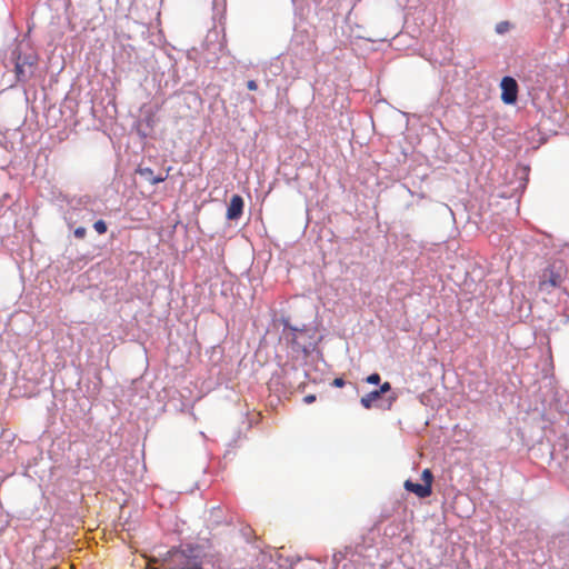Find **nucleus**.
<instances>
[{"label":"nucleus","instance_id":"f257e3e1","mask_svg":"<svg viewBox=\"0 0 569 569\" xmlns=\"http://www.w3.org/2000/svg\"><path fill=\"white\" fill-rule=\"evenodd\" d=\"M38 67V56L33 52L18 53L14 61V73L18 82L26 83L33 78Z\"/></svg>","mask_w":569,"mask_h":569},{"label":"nucleus","instance_id":"f03ea898","mask_svg":"<svg viewBox=\"0 0 569 569\" xmlns=\"http://www.w3.org/2000/svg\"><path fill=\"white\" fill-rule=\"evenodd\" d=\"M423 483H416L411 480H406L403 487L407 491L415 493L418 498H427L432 493L433 475L430 469H425L421 473Z\"/></svg>","mask_w":569,"mask_h":569},{"label":"nucleus","instance_id":"7ed1b4c3","mask_svg":"<svg viewBox=\"0 0 569 569\" xmlns=\"http://www.w3.org/2000/svg\"><path fill=\"white\" fill-rule=\"evenodd\" d=\"M501 100L506 104H515L518 98L519 87L512 77H503L500 82Z\"/></svg>","mask_w":569,"mask_h":569},{"label":"nucleus","instance_id":"20e7f679","mask_svg":"<svg viewBox=\"0 0 569 569\" xmlns=\"http://www.w3.org/2000/svg\"><path fill=\"white\" fill-rule=\"evenodd\" d=\"M563 281L562 276L555 271L553 268H548L543 271L539 287L541 290L549 291L551 288L560 287Z\"/></svg>","mask_w":569,"mask_h":569},{"label":"nucleus","instance_id":"39448f33","mask_svg":"<svg viewBox=\"0 0 569 569\" xmlns=\"http://www.w3.org/2000/svg\"><path fill=\"white\" fill-rule=\"evenodd\" d=\"M244 202L241 196L233 194L230 199L226 217L228 220H238L243 213Z\"/></svg>","mask_w":569,"mask_h":569},{"label":"nucleus","instance_id":"423d86ee","mask_svg":"<svg viewBox=\"0 0 569 569\" xmlns=\"http://www.w3.org/2000/svg\"><path fill=\"white\" fill-rule=\"evenodd\" d=\"M137 173L143 177L151 184L163 182L167 179V176H154L151 168H138Z\"/></svg>","mask_w":569,"mask_h":569},{"label":"nucleus","instance_id":"0eeeda50","mask_svg":"<svg viewBox=\"0 0 569 569\" xmlns=\"http://www.w3.org/2000/svg\"><path fill=\"white\" fill-rule=\"evenodd\" d=\"M380 398L379 392L377 390L370 391L360 399V403L365 409H371L373 403Z\"/></svg>","mask_w":569,"mask_h":569},{"label":"nucleus","instance_id":"6e6552de","mask_svg":"<svg viewBox=\"0 0 569 569\" xmlns=\"http://www.w3.org/2000/svg\"><path fill=\"white\" fill-rule=\"evenodd\" d=\"M511 29V23L509 21H500L496 24V32L499 34H503Z\"/></svg>","mask_w":569,"mask_h":569},{"label":"nucleus","instance_id":"1a4fd4ad","mask_svg":"<svg viewBox=\"0 0 569 569\" xmlns=\"http://www.w3.org/2000/svg\"><path fill=\"white\" fill-rule=\"evenodd\" d=\"M93 228L94 230L99 233V234H103L107 232V223L103 221V220H97L94 223H93Z\"/></svg>","mask_w":569,"mask_h":569},{"label":"nucleus","instance_id":"9d476101","mask_svg":"<svg viewBox=\"0 0 569 569\" xmlns=\"http://www.w3.org/2000/svg\"><path fill=\"white\" fill-rule=\"evenodd\" d=\"M381 378H380V375L375 372V373H371L369 375L367 378H366V381L370 385H378L380 382Z\"/></svg>","mask_w":569,"mask_h":569},{"label":"nucleus","instance_id":"9b49d317","mask_svg":"<svg viewBox=\"0 0 569 569\" xmlns=\"http://www.w3.org/2000/svg\"><path fill=\"white\" fill-rule=\"evenodd\" d=\"M391 390V385L390 382L386 381L383 382L380 388L377 390V392H379V395H383L386 392H389Z\"/></svg>","mask_w":569,"mask_h":569},{"label":"nucleus","instance_id":"f8f14e48","mask_svg":"<svg viewBox=\"0 0 569 569\" xmlns=\"http://www.w3.org/2000/svg\"><path fill=\"white\" fill-rule=\"evenodd\" d=\"M87 230L84 227H78L74 230V237L78 239H83L86 237Z\"/></svg>","mask_w":569,"mask_h":569},{"label":"nucleus","instance_id":"ddd939ff","mask_svg":"<svg viewBox=\"0 0 569 569\" xmlns=\"http://www.w3.org/2000/svg\"><path fill=\"white\" fill-rule=\"evenodd\" d=\"M396 400H397L396 395L389 396L387 399V405L383 407V409H388V410L391 409V407L393 406Z\"/></svg>","mask_w":569,"mask_h":569},{"label":"nucleus","instance_id":"4468645a","mask_svg":"<svg viewBox=\"0 0 569 569\" xmlns=\"http://www.w3.org/2000/svg\"><path fill=\"white\" fill-rule=\"evenodd\" d=\"M346 385L345 380L342 378H335L332 381V386L337 388H342Z\"/></svg>","mask_w":569,"mask_h":569},{"label":"nucleus","instance_id":"2eb2a0df","mask_svg":"<svg viewBox=\"0 0 569 569\" xmlns=\"http://www.w3.org/2000/svg\"><path fill=\"white\" fill-rule=\"evenodd\" d=\"M247 88L250 90V91H256L258 89V84L254 80H249L247 82Z\"/></svg>","mask_w":569,"mask_h":569},{"label":"nucleus","instance_id":"dca6fc26","mask_svg":"<svg viewBox=\"0 0 569 569\" xmlns=\"http://www.w3.org/2000/svg\"><path fill=\"white\" fill-rule=\"evenodd\" d=\"M303 401H305L306 403H308V405H309V403H312V402H315V401H316V396H315V395H307V396L303 398Z\"/></svg>","mask_w":569,"mask_h":569},{"label":"nucleus","instance_id":"f3484780","mask_svg":"<svg viewBox=\"0 0 569 569\" xmlns=\"http://www.w3.org/2000/svg\"><path fill=\"white\" fill-rule=\"evenodd\" d=\"M152 122H153V118H152V116H150V118H149V120H148V123L151 126V124H152Z\"/></svg>","mask_w":569,"mask_h":569}]
</instances>
